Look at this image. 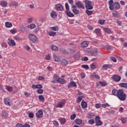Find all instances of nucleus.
<instances>
[{
	"mask_svg": "<svg viewBox=\"0 0 127 127\" xmlns=\"http://www.w3.org/2000/svg\"><path fill=\"white\" fill-rule=\"evenodd\" d=\"M117 97L119 100L121 101H126L127 99V95L126 93H124V90L123 89H119L118 90V95Z\"/></svg>",
	"mask_w": 127,
	"mask_h": 127,
	"instance_id": "nucleus-1",
	"label": "nucleus"
},
{
	"mask_svg": "<svg viewBox=\"0 0 127 127\" xmlns=\"http://www.w3.org/2000/svg\"><path fill=\"white\" fill-rule=\"evenodd\" d=\"M84 3L85 6L87 9H93V6L92 5V2L91 1L85 0Z\"/></svg>",
	"mask_w": 127,
	"mask_h": 127,
	"instance_id": "nucleus-2",
	"label": "nucleus"
},
{
	"mask_svg": "<svg viewBox=\"0 0 127 127\" xmlns=\"http://www.w3.org/2000/svg\"><path fill=\"white\" fill-rule=\"evenodd\" d=\"M29 38L30 40L33 41V42H38V39L37 38L36 36L34 34H30L29 35Z\"/></svg>",
	"mask_w": 127,
	"mask_h": 127,
	"instance_id": "nucleus-3",
	"label": "nucleus"
},
{
	"mask_svg": "<svg viewBox=\"0 0 127 127\" xmlns=\"http://www.w3.org/2000/svg\"><path fill=\"white\" fill-rule=\"evenodd\" d=\"M56 9L58 11H63L64 7L61 3H58L55 5Z\"/></svg>",
	"mask_w": 127,
	"mask_h": 127,
	"instance_id": "nucleus-4",
	"label": "nucleus"
},
{
	"mask_svg": "<svg viewBox=\"0 0 127 127\" xmlns=\"http://www.w3.org/2000/svg\"><path fill=\"white\" fill-rule=\"evenodd\" d=\"M95 120H96V126H97V127L102 126L103 125V122H101V120H100V116H96Z\"/></svg>",
	"mask_w": 127,
	"mask_h": 127,
	"instance_id": "nucleus-5",
	"label": "nucleus"
},
{
	"mask_svg": "<svg viewBox=\"0 0 127 127\" xmlns=\"http://www.w3.org/2000/svg\"><path fill=\"white\" fill-rule=\"evenodd\" d=\"M8 45H9V46H15V45H16V43H15V42L14 41V40H13L11 38H9L8 39Z\"/></svg>",
	"mask_w": 127,
	"mask_h": 127,
	"instance_id": "nucleus-6",
	"label": "nucleus"
},
{
	"mask_svg": "<svg viewBox=\"0 0 127 127\" xmlns=\"http://www.w3.org/2000/svg\"><path fill=\"white\" fill-rule=\"evenodd\" d=\"M65 104H66L65 101H59L57 104V108H63L65 106Z\"/></svg>",
	"mask_w": 127,
	"mask_h": 127,
	"instance_id": "nucleus-7",
	"label": "nucleus"
},
{
	"mask_svg": "<svg viewBox=\"0 0 127 127\" xmlns=\"http://www.w3.org/2000/svg\"><path fill=\"white\" fill-rule=\"evenodd\" d=\"M112 79L115 82H120L121 81V77L120 75H113Z\"/></svg>",
	"mask_w": 127,
	"mask_h": 127,
	"instance_id": "nucleus-8",
	"label": "nucleus"
},
{
	"mask_svg": "<svg viewBox=\"0 0 127 127\" xmlns=\"http://www.w3.org/2000/svg\"><path fill=\"white\" fill-rule=\"evenodd\" d=\"M75 4L76 6H77L78 7H80V8H82V9H85V6H84V4L82 3V2L81 1H78L75 3Z\"/></svg>",
	"mask_w": 127,
	"mask_h": 127,
	"instance_id": "nucleus-9",
	"label": "nucleus"
},
{
	"mask_svg": "<svg viewBox=\"0 0 127 127\" xmlns=\"http://www.w3.org/2000/svg\"><path fill=\"white\" fill-rule=\"evenodd\" d=\"M54 79L51 81L53 84H55V83H57L58 80H59V76L57 74H55L53 76Z\"/></svg>",
	"mask_w": 127,
	"mask_h": 127,
	"instance_id": "nucleus-10",
	"label": "nucleus"
},
{
	"mask_svg": "<svg viewBox=\"0 0 127 127\" xmlns=\"http://www.w3.org/2000/svg\"><path fill=\"white\" fill-rule=\"evenodd\" d=\"M81 47L83 48H85L88 46L89 45V42L87 41H84L81 43Z\"/></svg>",
	"mask_w": 127,
	"mask_h": 127,
	"instance_id": "nucleus-11",
	"label": "nucleus"
},
{
	"mask_svg": "<svg viewBox=\"0 0 127 127\" xmlns=\"http://www.w3.org/2000/svg\"><path fill=\"white\" fill-rule=\"evenodd\" d=\"M36 116L37 118L40 119V118H42V116H43V112L41 110H39L36 114Z\"/></svg>",
	"mask_w": 127,
	"mask_h": 127,
	"instance_id": "nucleus-12",
	"label": "nucleus"
},
{
	"mask_svg": "<svg viewBox=\"0 0 127 127\" xmlns=\"http://www.w3.org/2000/svg\"><path fill=\"white\" fill-rule=\"evenodd\" d=\"M65 13L68 17H74V15L69 10L68 11H65Z\"/></svg>",
	"mask_w": 127,
	"mask_h": 127,
	"instance_id": "nucleus-13",
	"label": "nucleus"
},
{
	"mask_svg": "<svg viewBox=\"0 0 127 127\" xmlns=\"http://www.w3.org/2000/svg\"><path fill=\"white\" fill-rule=\"evenodd\" d=\"M32 88L33 89H42L43 87L41 84H33L32 85Z\"/></svg>",
	"mask_w": 127,
	"mask_h": 127,
	"instance_id": "nucleus-14",
	"label": "nucleus"
},
{
	"mask_svg": "<svg viewBox=\"0 0 127 127\" xmlns=\"http://www.w3.org/2000/svg\"><path fill=\"white\" fill-rule=\"evenodd\" d=\"M68 88H75L77 87V84L74 81H71L70 84L67 86Z\"/></svg>",
	"mask_w": 127,
	"mask_h": 127,
	"instance_id": "nucleus-15",
	"label": "nucleus"
},
{
	"mask_svg": "<svg viewBox=\"0 0 127 127\" xmlns=\"http://www.w3.org/2000/svg\"><path fill=\"white\" fill-rule=\"evenodd\" d=\"M114 9L116 8V9H119L121 7V5L119 2H115L113 4Z\"/></svg>",
	"mask_w": 127,
	"mask_h": 127,
	"instance_id": "nucleus-16",
	"label": "nucleus"
},
{
	"mask_svg": "<svg viewBox=\"0 0 127 127\" xmlns=\"http://www.w3.org/2000/svg\"><path fill=\"white\" fill-rule=\"evenodd\" d=\"M114 1L113 0H109V8L111 10H114V5H113V3Z\"/></svg>",
	"mask_w": 127,
	"mask_h": 127,
	"instance_id": "nucleus-17",
	"label": "nucleus"
},
{
	"mask_svg": "<svg viewBox=\"0 0 127 127\" xmlns=\"http://www.w3.org/2000/svg\"><path fill=\"white\" fill-rule=\"evenodd\" d=\"M10 102H11V100L8 98H5L4 100V104L7 106H10Z\"/></svg>",
	"mask_w": 127,
	"mask_h": 127,
	"instance_id": "nucleus-18",
	"label": "nucleus"
},
{
	"mask_svg": "<svg viewBox=\"0 0 127 127\" xmlns=\"http://www.w3.org/2000/svg\"><path fill=\"white\" fill-rule=\"evenodd\" d=\"M51 16L52 18H56V17H57V13H56V11H52L51 13Z\"/></svg>",
	"mask_w": 127,
	"mask_h": 127,
	"instance_id": "nucleus-19",
	"label": "nucleus"
},
{
	"mask_svg": "<svg viewBox=\"0 0 127 127\" xmlns=\"http://www.w3.org/2000/svg\"><path fill=\"white\" fill-rule=\"evenodd\" d=\"M75 123L76 124V125H82V124H83V121H82V120L79 119H76L75 120Z\"/></svg>",
	"mask_w": 127,
	"mask_h": 127,
	"instance_id": "nucleus-20",
	"label": "nucleus"
},
{
	"mask_svg": "<svg viewBox=\"0 0 127 127\" xmlns=\"http://www.w3.org/2000/svg\"><path fill=\"white\" fill-rule=\"evenodd\" d=\"M81 106L83 109H86V108L88 107V104H87V102L85 101H82L81 103Z\"/></svg>",
	"mask_w": 127,
	"mask_h": 127,
	"instance_id": "nucleus-21",
	"label": "nucleus"
},
{
	"mask_svg": "<svg viewBox=\"0 0 127 127\" xmlns=\"http://www.w3.org/2000/svg\"><path fill=\"white\" fill-rule=\"evenodd\" d=\"M53 58L55 59V61H56V62H60L61 59H60V58L58 57L57 56V55L54 54L53 55Z\"/></svg>",
	"mask_w": 127,
	"mask_h": 127,
	"instance_id": "nucleus-22",
	"label": "nucleus"
},
{
	"mask_svg": "<svg viewBox=\"0 0 127 127\" xmlns=\"http://www.w3.org/2000/svg\"><path fill=\"white\" fill-rule=\"evenodd\" d=\"M98 67V64L96 63H93L90 64L91 69H96Z\"/></svg>",
	"mask_w": 127,
	"mask_h": 127,
	"instance_id": "nucleus-23",
	"label": "nucleus"
},
{
	"mask_svg": "<svg viewBox=\"0 0 127 127\" xmlns=\"http://www.w3.org/2000/svg\"><path fill=\"white\" fill-rule=\"evenodd\" d=\"M5 26L7 28H10V27H12V24L9 22H6Z\"/></svg>",
	"mask_w": 127,
	"mask_h": 127,
	"instance_id": "nucleus-24",
	"label": "nucleus"
},
{
	"mask_svg": "<svg viewBox=\"0 0 127 127\" xmlns=\"http://www.w3.org/2000/svg\"><path fill=\"white\" fill-rule=\"evenodd\" d=\"M95 32L97 34V35H98L99 36H101V29L100 28H97L95 30Z\"/></svg>",
	"mask_w": 127,
	"mask_h": 127,
	"instance_id": "nucleus-25",
	"label": "nucleus"
},
{
	"mask_svg": "<svg viewBox=\"0 0 127 127\" xmlns=\"http://www.w3.org/2000/svg\"><path fill=\"white\" fill-rule=\"evenodd\" d=\"M28 28H30V29H34L36 27V25L35 24L32 23L29 25L27 26Z\"/></svg>",
	"mask_w": 127,
	"mask_h": 127,
	"instance_id": "nucleus-26",
	"label": "nucleus"
},
{
	"mask_svg": "<svg viewBox=\"0 0 127 127\" xmlns=\"http://www.w3.org/2000/svg\"><path fill=\"white\" fill-rule=\"evenodd\" d=\"M0 5L3 6V7H6V6H7V2L6 1H1L0 2Z\"/></svg>",
	"mask_w": 127,
	"mask_h": 127,
	"instance_id": "nucleus-27",
	"label": "nucleus"
},
{
	"mask_svg": "<svg viewBox=\"0 0 127 127\" xmlns=\"http://www.w3.org/2000/svg\"><path fill=\"white\" fill-rule=\"evenodd\" d=\"M103 69H110V68H112V65L111 64H104L102 66Z\"/></svg>",
	"mask_w": 127,
	"mask_h": 127,
	"instance_id": "nucleus-28",
	"label": "nucleus"
},
{
	"mask_svg": "<svg viewBox=\"0 0 127 127\" xmlns=\"http://www.w3.org/2000/svg\"><path fill=\"white\" fill-rule=\"evenodd\" d=\"M39 100H40V102L43 103L45 101V98L43 95H39L38 96Z\"/></svg>",
	"mask_w": 127,
	"mask_h": 127,
	"instance_id": "nucleus-29",
	"label": "nucleus"
},
{
	"mask_svg": "<svg viewBox=\"0 0 127 127\" xmlns=\"http://www.w3.org/2000/svg\"><path fill=\"white\" fill-rule=\"evenodd\" d=\"M61 64L63 66H66L68 64V61L66 60H63L61 62Z\"/></svg>",
	"mask_w": 127,
	"mask_h": 127,
	"instance_id": "nucleus-30",
	"label": "nucleus"
},
{
	"mask_svg": "<svg viewBox=\"0 0 127 127\" xmlns=\"http://www.w3.org/2000/svg\"><path fill=\"white\" fill-rule=\"evenodd\" d=\"M57 83H60V84H65V79L59 78L57 81Z\"/></svg>",
	"mask_w": 127,
	"mask_h": 127,
	"instance_id": "nucleus-31",
	"label": "nucleus"
},
{
	"mask_svg": "<svg viewBox=\"0 0 127 127\" xmlns=\"http://www.w3.org/2000/svg\"><path fill=\"white\" fill-rule=\"evenodd\" d=\"M51 49L54 50V51H58V47L55 45H52L50 47Z\"/></svg>",
	"mask_w": 127,
	"mask_h": 127,
	"instance_id": "nucleus-32",
	"label": "nucleus"
},
{
	"mask_svg": "<svg viewBox=\"0 0 127 127\" xmlns=\"http://www.w3.org/2000/svg\"><path fill=\"white\" fill-rule=\"evenodd\" d=\"M112 94L114 96H118V95L119 94V91H118V90H117V89H113L112 90Z\"/></svg>",
	"mask_w": 127,
	"mask_h": 127,
	"instance_id": "nucleus-33",
	"label": "nucleus"
},
{
	"mask_svg": "<svg viewBox=\"0 0 127 127\" xmlns=\"http://www.w3.org/2000/svg\"><path fill=\"white\" fill-rule=\"evenodd\" d=\"M119 86L122 88H126V89H127V83H120Z\"/></svg>",
	"mask_w": 127,
	"mask_h": 127,
	"instance_id": "nucleus-34",
	"label": "nucleus"
},
{
	"mask_svg": "<svg viewBox=\"0 0 127 127\" xmlns=\"http://www.w3.org/2000/svg\"><path fill=\"white\" fill-rule=\"evenodd\" d=\"M92 54L93 56H97L98 55V49H94Z\"/></svg>",
	"mask_w": 127,
	"mask_h": 127,
	"instance_id": "nucleus-35",
	"label": "nucleus"
},
{
	"mask_svg": "<svg viewBox=\"0 0 127 127\" xmlns=\"http://www.w3.org/2000/svg\"><path fill=\"white\" fill-rule=\"evenodd\" d=\"M72 12H73V13H74L75 15L77 14H79L80 11H79V10L76 9V8H73L72 10Z\"/></svg>",
	"mask_w": 127,
	"mask_h": 127,
	"instance_id": "nucleus-36",
	"label": "nucleus"
},
{
	"mask_svg": "<svg viewBox=\"0 0 127 127\" xmlns=\"http://www.w3.org/2000/svg\"><path fill=\"white\" fill-rule=\"evenodd\" d=\"M73 58L76 60H78V59H79V58H80V53H77V54H76L75 55H74L73 56Z\"/></svg>",
	"mask_w": 127,
	"mask_h": 127,
	"instance_id": "nucleus-37",
	"label": "nucleus"
},
{
	"mask_svg": "<svg viewBox=\"0 0 127 127\" xmlns=\"http://www.w3.org/2000/svg\"><path fill=\"white\" fill-rule=\"evenodd\" d=\"M18 5V4L17 3V2H16V1L12 2L9 4V5L10 6H17V5Z\"/></svg>",
	"mask_w": 127,
	"mask_h": 127,
	"instance_id": "nucleus-38",
	"label": "nucleus"
},
{
	"mask_svg": "<svg viewBox=\"0 0 127 127\" xmlns=\"http://www.w3.org/2000/svg\"><path fill=\"white\" fill-rule=\"evenodd\" d=\"M92 76L93 77H94L95 79H97V80H100V76L98 74H96V73H93Z\"/></svg>",
	"mask_w": 127,
	"mask_h": 127,
	"instance_id": "nucleus-39",
	"label": "nucleus"
},
{
	"mask_svg": "<svg viewBox=\"0 0 127 127\" xmlns=\"http://www.w3.org/2000/svg\"><path fill=\"white\" fill-rule=\"evenodd\" d=\"M84 52L85 53H91L92 52V49L90 48H87L84 50Z\"/></svg>",
	"mask_w": 127,
	"mask_h": 127,
	"instance_id": "nucleus-40",
	"label": "nucleus"
},
{
	"mask_svg": "<svg viewBox=\"0 0 127 127\" xmlns=\"http://www.w3.org/2000/svg\"><path fill=\"white\" fill-rule=\"evenodd\" d=\"M121 121L122 124H126L127 123V118L122 117L121 119Z\"/></svg>",
	"mask_w": 127,
	"mask_h": 127,
	"instance_id": "nucleus-41",
	"label": "nucleus"
},
{
	"mask_svg": "<svg viewBox=\"0 0 127 127\" xmlns=\"http://www.w3.org/2000/svg\"><path fill=\"white\" fill-rule=\"evenodd\" d=\"M6 89L7 91H8V92H12V87L11 86H6Z\"/></svg>",
	"mask_w": 127,
	"mask_h": 127,
	"instance_id": "nucleus-42",
	"label": "nucleus"
},
{
	"mask_svg": "<svg viewBox=\"0 0 127 127\" xmlns=\"http://www.w3.org/2000/svg\"><path fill=\"white\" fill-rule=\"evenodd\" d=\"M111 105H109V104L108 103H105V104H103L101 105V107L102 108H104V109H106V108H107V107H110Z\"/></svg>",
	"mask_w": 127,
	"mask_h": 127,
	"instance_id": "nucleus-43",
	"label": "nucleus"
},
{
	"mask_svg": "<svg viewBox=\"0 0 127 127\" xmlns=\"http://www.w3.org/2000/svg\"><path fill=\"white\" fill-rule=\"evenodd\" d=\"M104 30L105 32H107V33H109L111 34L112 33V31H111V30L109 28H104Z\"/></svg>",
	"mask_w": 127,
	"mask_h": 127,
	"instance_id": "nucleus-44",
	"label": "nucleus"
},
{
	"mask_svg": "<svg viewBox=\"0 0 127 127\" xmlns=\"http://www.w3.org/2000/svg\"><path fill=\"white\" fill-rule=\"evenodd\" d=\"M51 29L54 31H57V30H59V28L58 26L51 27Z\"/></svg>",
	"mask_w": 127,
	"mask_h": 127,
	"instance_id": "nucleus-45",
	"label": "nucleus"
},
{
	"mask_svg": "<svg viewBox=\"0 0 127 127\" xmlns=\"http://www.w3.org/2000/svg\"><path fill=\"white\" fill-rule=\"evenodd\" d=\"M60 122L61 124V125H64L65 123H66V120L64 118H62L60 120Z\"/></svg>",
	"mask_w": 127,
	"mask_h": 127,
	"instance_id": "nucleus-46",
	"label": "nucleus"
},
{
	"mask_svg": "<svg viewBox=\"0 0 127 127\" xmlns=\"http://www.w3.org/2000/svg\"><path fill=\"white\" fill-rule=\"evenodd\" d=\"M48 33L50 36H55V35H56V32H55L51 31L49 32Z\"/></svg>",
	"mask_w": 127,
	"mask_h": 127,
	"instance_id": "nucleus-47",
	"label": "nucleus"
},
{
	"mask_svg": "<svg viewBox=\"0 0 127 127\" xmlns=\"http://www.w3.org/2000/svg\"><path fill=\"white\" fill-rule=\"evenodd\" d=\"M88 124L89 125H94L95 124V120L94 119H90L88 121Z\"/></svg>",
	"mask_w": 127,
	"mask_h": 127,
	"instance_id": "nucleus-48",
	"label": "nucleus"
},
{
	"mask_svg": "<svg viewBox=\"0 0 127 127\" xmlns=\"http://www.w3.org/2000/svg\"><path fill=\"white\" fill-rule=\"evenodd\" d=\"M86 13L87 15H92L93 14V11H90L89 10H86Z\"/></svg>",
	"mask_w": 127,
	"mask_h": 127,
	"instance_id": "nucleus-49",
	"label": "nucleus"
},
{
	"mask_svg": "<svg viewBox=\"0 0 127 127\" xmlns=\"http://www.w3.org/2000/svg\"><path fill=\"white\" fill-rule=\"evenodd\" d=\"M2 117L3 118H6L7 117H8V114L5 112H3L2 113Z\"/></svg>",
	"mask_w": 127,
	"mask_h": 127,
	"instance_id": "nucleus-50",
	"label": "nucleus"
},
{
	"mask_svg": "<svg viewBox=\"0 0 127 127\" xmlns=\"http://www.w3.org/2000/svg\"><path fill=\"white\" fill-rule=\"evenodd\" d=\"M10 32H11V33L12 34H15V33H17V30H16L15 29H13L10 30Z\"/></svg>",
	"mask_w": 127,
	"mask_h": 127,
	"instance_id": "nucleus-51",
	"label": "nucleus"
},
{
	"mask_svg": "<svg viewBox=\"0 0 127 127\" xmlns=\"http://www.w3.org/2000/svg\"><path fill=\"white\" fill-rule=\"evenodd\" d=\"M110 59L111 60H112V61H113V62H117V58H116V56L115 57H110Z\"/></svg>",
	"mask_w": 127,
	"mask_h": 127,
	"instance_id": "nucleus-52",
	"label": "nucleus"
},
{
	"mask_svg": "<svg viewBox=\"0 0 127 127\" xmlns=\"http://www.w3.org/2000/svg\"><path fill=\"white\" fill-rule=\"evenodd\" d=\"M98 22H99V24H101L102 25H103V24H104V23H105V22H106V20H105V19L99 20L98 21Z\"/></svg>",
	"mask_w": 127,
	"mask_h": 127,
	"instance_id": "nucleus-53",
	"label": "nucleus"
},
{
	"mask_svg": "<svg viewBox=\"0 0 127 127\" xmlns=\"http://www.w3.org/2000/svg\"><path fill=\"white\" fill-rule=\"evenodd\" d=\"M90 117H95V114L93 113H90L88 114V116H87L88 119H91Z\"/></svg>",
	"mask_w": 127,
	"mask_h": 127,
	"instance_id": "nucleus-54",
	"label": "nucleus"
},
{
	"mask_svg": "<svg viewBox=\"0 0 127 127\" xmlns=\"http://www.w3.org/2000/svg\"><path fill=\"white\" fill-rule=\"evenodd\" d=\"M65 11H69V4H68V3H65Z\"/></svg>",
	"mask_w": 127,
	"mask_h": 127,
	"instance_id": "nucleus-55",
	"label": "nucleus"
},
{
	"mask_svg": "<svg viewBox=\"0 0 127 127\" xmlns=\"http://www.w3.org/2000/svg\"><path fill=\"white\" fill-rule=\"evenodd\" d=\"M13 39H14V40H16V41H20V40H21V39L20 38L16 36L13 37Z\"/></svg>",
	"mask_w": 127,
	"mask_h": 127,
	"instance_id": "nucleus-56",
	"label": "nucleus"
},
{
	"mask_svg": "<svg viewBox=\"0 0 127 127\" xmlns=\"http://www.w3.org/2000/svg\"><path fill=\"white\" fill-rule=\"evenodd\" d=\"M1 47H2L3 49H5L6 47H7V44L5 43H3L1 44Z\"/></svg>",
	"mask_w": 127,
	"mask_h": 127,
	"instance_id": "nucleus-57",
	"label": "nucleus"
},
{
	"mask_svg": "<svg viewBox=\"0 0 127 127\" xmlns=\"http://www.w3.org/2000/svg\"><path fill=\"white\" fill-rule=\"evenodd\" d=\"M28 23H32L33 22V19L32 18H29L27 19Z\"/></svg>",
	"mask_w": 127,
	"mask_h": 127,
	"instance_id": "nucleus-58",
	"label": "nucleus"
},
{
	"mask_svg": "<svg viewBox=\"0 0 127 127\" xmlns=\"http://www.w3.org/2000/svg\"><path fill=\"white\" fill-rule=\"evenodd\" d=\"M37 93H38V94H43V89H41V88L38 89Z\"/></svg>",
	"mask_w": 127,
	"mask_h": 127,
	"instance_id": "nucleus-59",
	"label": "nucleus"
},
{
	"mask_svg": "<svg viewBox=\"0 0 127 127\" xmlns=\"http://www.w3.org/2000/svg\"><path fill=\"white\" fill-rule=\"evenodd\" d=\"M53 124L55 127H58L59 126V124H58V122L57 121H54L53 122Z\"/></svg>",
	"mask_w": 127,
	"mask_h": 127,
	"instance_id": "nucleus-60",
	"label": "nucleus"
},
{
	"mask_svg": "<svg viewBox=\"0 0 127 127\" xmlns=\"http://www.w3.org/2000/svg\"><path fill=\"white\" fill-rule=\"evenodd\" d=\"M95 107H96V109H100V108L102 107V105H101L100 104L97 103L95 105Z\"/></svg>",
	"mask_w": 127,
	"mask_h": 127,
	"instance_id": "nucleus-61",
	"label": "nucleus"
},
{
	"mask_svg": "<svg viewBox=\"0 0 127 127\" xmlns=\"http://www.w3.org/2000/svg\"><path fill=\"white\" fill-rule=\"evenodd\" d=\"M75 118H76V114H73L70 116V120H71V121H74Z\"/></svg>",
	"mask_w": 127,
	"mask_h": 127,
	"instance_id": "nucleus-62",
	"label": "nucleus"
},
{
	"mask_svg": "<svg viewBox=\"0 0 127 127\" xmlns=\"http://www.w3.org/2000/svg\"><path fill=\"white\" fill-rule=\"evenodd\" d=\"M81 67L84 69H86V70H88V69H89V65H81Z\"/></svg>",
	"mask_w": 127,
	"mask_h": 127,
	"instance_id": "nucleus-63",
	"label": "nucleus"
},
{
	"mask_svg": "<svg viewBox=\"0 0 127 127\" xmlns=\"http://www.w3.org/2000/svg\"><path fill=\"white\" fill-rule=\"evenodd\" d=\"M99 84H100V85H101L103 87H105L107 83L105 82L99 81Z\"/></svg>",
	"mask_w": 127,
	"mask_h": 127,
	"instance_id": "nucleus-64",
	"label": "nucleus"
}]
</instances>
